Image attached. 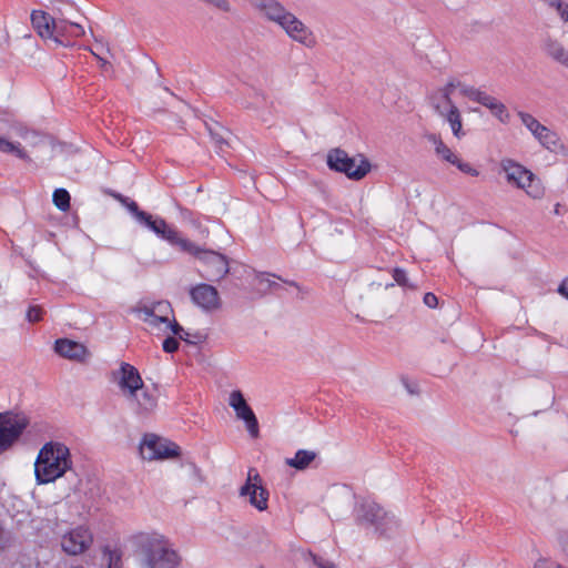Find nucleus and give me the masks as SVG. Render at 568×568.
Returning a JSON list of instances; mask_svg holds the SVG:
<instances>
[{"label":"nucleus","mask_w":568,"mask_h":568,"mask_svg":"<svg viewBox=\"0 0 568 568\" xmlns=\"http://www.w3.org/2000/svg\"><path fill=\"white\" fill-rule=\"evenodd\" d=\"M265 20L281 27L286 36L306 48L317 43L313 31L277 0H247Z\"/></svg>","instance_id":"1"},{"label":"nucleus","mask_w":568,"mask_h":568,"mask_svg":"<svg viewBox=\"0 0 568 568\" xmlns=\"http://www.w3.org/2000/svg\"><path fill=\"white\" fill-rule=\"evenodd\" d=\"M73 462L69 447L55 440L45 443L34 462V478L38 485L54 483L72 469Z\"/></svg>","instance_id":"2"},{"label":"nucleus","mask_w":568,"mask_h":568,"mask_svg":"<svg viewBox=\"0 0 568 568\" xmlns=\"http://www.w3.org/2000/svg\"><path fill=\"white\" fill-rule=\"evenodd\" d=\"M143 568H178L181 558L170 544L160 536L141 535Z\"/></svg>","instance_id":"3"},{"label":"nucleus","mask_w":568,"mask_h":568,"mask_svg":"<svg viewBox=\"0 0 568 568\" xmlns=\"http://www.w3.org/2000/svg\"><path fill=\"white\" fill-rule=\"evenodd\" d=\"M500 168L506 175L507 182L524 190L531 199L539 200L545 195V187L540 179L530 170L511 159L501 160Z\"/></svg>","instance_id":"4"},{"label":"nucleus","mask_w":568,"mask_h":568,"mask_svg":"<svg viewBox=\"0 0 568 568\" xmlns=\"http://www.w3.org/2000/svg\"><path fill=\"white\" fill-rule=\"evenodd\" d=\"M327 165L331 170L344 173L348 179L362 180L371 170L369 162L361 158L357 163L342 149H333L327 154Z\"/></svg>","instance_id":"5"},{"label":"nucleus","mask_w":568,"mask_h":568,"mask_svg":"<svg viewBox=\"0 0 568 568\" xmlns=\"http://www.w3.org/2000/svg\"><path fill=\"white\" fill-rule=\"evenodd\" d=\"M184 252L195 256L202 263V276L209 281H220L230 271L226 256L216 251L204 250L193 243V248Z\"/></svg>","instance_id":"6"},{"label":"nucleus","mask_w":568,"mask_h":568,"mask_svg":"<svg viewBox=\"0 0 568 568\" xmlns=\"http://www.w3.org/2000/svg\"><path fill=\"white\" fill-rule=\"evenodd\" d=\"M160 393L155 386L143 384L128 397L125 400L132 412L140 418L151 416L158 408Z\"/></svg>","instance_id":"7"},{"label":"nucleus","mask_w":568,"mask_h":568,"mask_svg":"<svg viewBox=\"0 0 568 568\" xmlns=\"http://www.w3.org/2000/svg\"><path fill=\"white\" fill-rule=\"evenodd\" d=\"M140 224L154 232L159 237L165 240L171 245L178 246L183 252L193 248V242L182 237L180 233L174 227L170 226L162 217L153 216L148 213L146 217L143 219Z\"/></svg>","instance_id":"8"},{"label":"nucleus","mask_w":568,"mask_h":568,"mask_svg":"<svg viewBox=\"0 0 568 568\" xmlns=\"http://www.w3.org/2000/svg\"><path fill=\"white\" fill-rule=\"evenodd\" d=\"M463 95L468 98L470 101L479 103L480 105L488 109L493 116H495L500 123L507 124L510 121V113L506 105L497 98L490 95L486 91L476 87L463 88Z\"/></svg>","instance_id":"9"},{"label":"nucleus","mask_w":568,"mask_h":568,"mask_svg":"<svg viewBox=\"0 0 568 568\" xmlns=\"http://www.w3.org/2000/svg\"><path fill=\"white\" fill-rule=\"evenodd\" d=\"M463 95L468 98L470 101L479 103L480 105L488 109L493 116H495L500 123L507 124L510 121V113L506 105L497 98L490 95L486 91L476 87L463 88Z\"/></svg>","instance_id":"10"},{"label":"nucleus","mask_w":568,"mask_h":568,"mask_svg":"<svg viewBox=\"0 0 568 568\" xmlns=\"http://www.w3.org/2000/svg\"><path fill=\"white\" fill-rule=\"evenodd\" d=\"M463 95L468 98L470 101L479 103L480 105L488 109L493 116H495L500 123L507 124L510 121V113L506 105L497 98L490 95L486 91L476 87L463 88Z\"/></svg>","instance_id":"11"},{"label":"nucleus","mask_w":568,"mask_h":568,"mask_svg":"<svg viewBox=\"0 0 568 568\" xmlns=\"http://www.w3.org/2000/svg\"><path fill=\"white\" fill-rule=\"evenodd\" d=\"M28 426V420L22 415H0V454L8 450L21 436Z\"/></svg>","instance_id":"12"},{"label":"nucleus","mask_w":568,"mask_h":568,"mask_svg":"<svg viewBox=\"0 0 568 568\" xmlns=\"http://www.w3.org/2000/svg\"><path fill=\"white\" fill-rule=\"evenodd\" d=\"M240 496H247L250 504L260 511L267 509L268 491L255 468L248 469L246 481L240 489Z\"/></svg>","instance_id":"13"},{"label":"nucleus","mask_w":568,"mask_h":568,"mask_svg":"<svg viewBox=\"0 0 568 568\" xmlns=\"http://www.w3.org/2000/svg\"><path fill=\"white\" fill-rule=\"evenodd\" d=\"M141 455L146 460L164 459L179 455V446L154 434H146L140 446Z\"/></svg>","instance_id":"14"},{"label":"nucleus","mask_w":568,"mask_h":568,"mask_svg":"<svg viewBox=\"0 0 568 568\" xmlns=\"http://www.w3.org/2000/svg\"><path fill=\"white\" fill-rule=\"evenodd\" d=\"M521 123L531 132V134L541 143L542 146L555 151L559 145L558 135L542 125L535 116L526 112H518Z\"/></svg>","instance_id":"15"},{"label":"nucleus","mask_w":568,"mask_h":568,"mask_svg":"<svg viewBox=\"0 0 568 568\" xmlns=\"http://www.w3.org/2000/svg\"><path fill=\"white\" fill-rule=\"evenodd\" d=\"M92 541L91 531L87 527L79 526L62 536L61 547L67 554L75 556L84 552Z\"/></svg>","instance_id":"16"},{"label":"nucleus","mask_w":568,"mask_h":568,"mask_svg":"<svg viewBox=\"0 0 568 568\" xmlns=\"http://www.w3.org/2000/svg\"><path fill=\"white\" fill-rule=\"evenodd\" d=\"M229 404L235 410L236 417L244 420L248 434L253 438H256L260 433L258 422L254 412L247 405L243 394L240 390H233L230 394Z\"/></svg>","instance_id":"17"},{"label":"nucleus","mask_w":568,"mask_h":568,"mask_svg":"<svg viewBox=\"0 0 568 568\" xmlns=\"http://www.w3.org/2000/svg\"><path fill=\"white\" fill-rule=\"evenodd\" d=\"M112 375L124 398L144 384L139 371L125 362H122Z\"/></svg>","instance_id":"18"},{"label":"nucleus","mask_w":568,"mask_h":568,"mask_svg":"<svg viewBox=\"0 0 568 568\" xmlns=\"http://www.w3.org/2000/svg\"><path fill=\"white\" fill-rule=\"evenodd\" d=\"M428 141L433 143L435 148V153L442 160L457 166L459 171L463 173L469 174L471 176H478L479 172L473 168L469 163L463 162L457 154H455L450 148H448L440 136L436 134H429L427 136Z\"/></svg>","instance_id":"19"},{"label":"nucleus","mask_w":568,"mask_h":568,"mask_svg":"<svg viewBox=\"0 0 568 568\" xmlns=\"http://www.w3.org/2000/svg\"><path fill=\"white\" fill-rule=\"evenodd\" d=\"M385 509L373 500H363L354 508V516L357 524L365 527H375L385 514Z\"/></svg>","instance_id":"20"},{"label":"nucleus","mask_w":568,"mask_h":568,"mask_svg":"<svg viewBox=\"0 0 568 568\" xmlns=\"http://www.w3.org/2000/svg\"><path fill=\"white\" fill-rule=\"evenodd\" d=\"M194 304L205 311L216 310L220 306V297L215 287L209 284H199L190 291Z\"/></svg>","instance_id":"21"},{"label":"nucleus","mask_w":568,"mask_h":568,"mask_svg":"<svg viewBox=\"0 0 568 568\" xmlns=\"http://www.w3.org/2000/svg\"><path fill=\"white\" fill-rule=\"evenodd\" d=\"M54 351L64 358L84 363L90 358L89 349L81 343L68 338L57 339Z\"/></svg>","instance_id":"22"},{"label":"nucleus","mask_w":568,"mask_h":568,"mask_svg":"<svg viewBox=\"0 0 568 568\" xmlns=\"http://www.w3.org/2000/svg\"><path fill=\"white\" fill-rule=\"evenodd\" d=\"M545 55L557 64L568 69V49L558 39L547 36L541 43Z\"/></svg>","instance_id":"23"},{"label":"nucleus","mask_w":568,"mask_h":568,"mask_svg":"<svg viewBox=\"0 0 568 568\" xmlns=\"http://www.w3.org/2000/svg\"><path fill=\"white\" fill-rule=\"evenodd\" d=\"M433 106L440 116L446 119V121L449 123L453 134L457 139H460L465 135V132L463 131L462 115L455 104H450V106H444L442 103L434 100Z\"/></svg>","instance_id":"24"},{"label":"nucleus","mask_w":568,"mask_h":568,"mask_svg":"<svg viewBox=\"0 0 568 568\" xmlns=\"http://www.w3.org/2000/svg\"><path fill=\"white\" fill-rule=\"evenodd\" d=\"M54 19L41 10H34L31 13V23L37 33L43 39H52L54 32H61V28L53 29Z\"/></svg>","instance_id":"25"},{"label":"nucleus","mask_w":568,"mask_h":568,"mask_svg":"<svg viewBox=\"0 0 568 568\" xmlns=\"http://www.w3.org/2000/svg\"><path fill=\"white\" fill-rule=\"evenodd\" d=\"M138 317L148 326L152 334H165L170 325V317L159 316L149 312H134Z\"/></svg>","instance_id":"26"},{"label":"nucleus","mask_w":568,"mask_h":568,"mask_svg":"<svg viewBox=\"0 0 568 568\" xmlns=\"http://www.w3.org/2000/svg\"><path fill=\"white\" fill-rule=\"evenodd\" d=\"M468 87L467 84L462 83L458 80H450L447 82L446 85L438 89L436 93H434L430 98L432 103L434 102V99L436 102L442 103L444 106H450V104H454L452 101V93L455 89H459L460 93L463 94V88Z\"/></svg>","instance_id":"27"},{"label":"nucleus","mask_w":568,"mask_h":568,"mask_svg":"<svg viewBox=\"0 0 568 568\" xmlns=\"http://www.w3.org/2000/svg\"><path fill=\"white\" fill-rule=\"evenodd\" d=\"M399 528L400 521L393 513L386 510L375 527V532H377L379 536L389 538L397 534Z\"/></svg>","instance_id":"28"},{"label":"nucleus","mask_w":568,"mask_h":568,"mask_svg":"<svg viewBox=\"0 0 568 568\" xmlns=\"http://www.w3.org/2000/svg\"><path fill=\"white\" fill-rule=\"evenodd\" d=\"M317 454L313 450L298 449L294 457L285 460L286 465L297 470H304L315 460Z\"/></svg>","instance_id":"29"},{"label":"nucleus","mask_w":568,"mask_h":568,"mask_svg":"<svg viewBox=\"0 0 568 568\" xmlns=\"http://www.w3.org/2000/svg\"><path fill=\"white\" fill-rule=\"evenodd\" d=\"M134 312H149L154 313L159 316L173 317V310L168 301H158L152 303H145L134 308Z\"/></svg>","instance_id":"30"},{"label":"nucleus","mask_w":568,"mask_h":568,"mask_svg":"<svg viewBox=\"0 0 568 568\" xmlns=\"http://www.w3.org/2000/svg\"><path fill=\"white\" fill-rule=\"evenodd\" d=\"M61 28V32H54L52 34V39L55 43L61 45H68L69 44V37L71 34V22L67 20H55L53 24V29Z\"/></svg>","instance_id":"31"},{"label":"nucleus","mask_w":568,"mask_h":568,"mask_svg":"<svg viewBox=\"0 0 568 568\" xmlns=\"http://www.w3.org/2000/svg\"><path fill=\"white\" fill-rule=\"evenodd\" d=\"M0 152L12 153L21 160H30L20 143H13L0 136Z\"/></svg>","instance_id":"32"},{"label":"nucleus","mask_w":568,"mask_h":568,"mask_svg":"<svg viewBox=\"0 0 568 568\" xmlns=\"http://www.w3.org/2000/svg\"><path fill=\"white\" fill-rule=\"evenodd\" d=\"M53 204L62 212L70 209V194L65 189H57L52 195Z\"/></svg>","instance_id":"33"},{"label":"nucleus","mask_w":568,"mask_h":568,"mask_svg":"<svg viewBox=\"0 0 568 568\" xmlns=\"http://www.w3.org/2000/svg\"><path fill=\"white\" fill-rule=\"evenodd\" d=\"M121 201L138 223H141L146 217L148 212L140 210L136 202L129 197H123Z\"/></svg>","instance_id":"34"},{"label":"nucleus","mask_w":568,"mask_h":568,"mask_svg":"<svg viewBox=\"0 0 568 568\" xmlns=\"http://www.w3.org/2000/svg\"><path fill=\"white\" fill-rule=\"evenodd\" d=\"M550 9H554L564 23H568V2L557 0Z\"/></svg>","instance_id":"35"},{"label":"nucleus","mask_w":568,"mask_h":568,"mask_svg":"<svg viewBox=\"0 0 568 568\" xmlns=\"http://www.w3.org/2000/svg\"><path fill=\"white\" fill-rule=\"evenodd\" d=\"M104 556L106 557L108 568H121V555L118 550L105 549Z\"/></svg>","instance_id":"36"},{"label":"nucleus","mask_w":568,"mask_h":568,"mask_svg":"<svg viewBox=\"0 0 568 568\" xmlns=\"http://www.w3.org/2000/svg\"><path fill=\"white\" fill-rule=\"evenodd\" d=\"M393 277H394V281L398 285L404 286V287H409L410 286L409 283H408V278H407L406 272L403 268H399V267L394 268Z\"/></svg>","instance_id":"37"},{"label":"nucleus","mask_w":568,"mask_h":568,"mask_svg":"<svg viewBox=\"0 0 568 568\" xmlns=\"http://www.w3.org/2000/svg\"><path fill=\"white\" fill-rule=\"evenodd\" d=\"M42 308L38 305L30 306L27 311V320L31 323L38 322L42 318Z\"/></svg>","instance_id":"38"},{"label":"nucleus","mask_w":568,"mask_h":568,"mask_svg":"<svg viewBox=\"0 0 568 568\" xmlns=\"http://www.w3.org/2000/svg\"><path fill=\"white\" fill-rule=\"evenodd\" d=\"M168 332H172L180 339L186 341V337H183L184 328L174 320V316L170 318Z\"/></svg>","instance_id":"39"},{"label":"nucleus","mask_w":568,"mask_h":568,"mask_svg":"<svg viewBox=\"0 0 568 568\" xmlns=\"http://www.w3.org/2000/svg\"><path fill=\"white\" fill-rule=\"evenodd\" d=\"M179 341L173 337L169 336L163 341L162 347L165 353H174L179 349Z\"/></svg>","instance_id":"40"},{"label":"nucleus","mask_w":568,"mask_h":568,"mask_svg":"<svg viewBox=\"0 0 568 568\" xmlns=\"http://www.w3.org/2000/svg\"><path fill=\"white\" fill-rule=\"evenodd\" d=\"M203 1L215 7L216 9H219L223 12H230L232 9L229 0H203Z\"/></svg>","instance_id":"41"},{"label":"nucleus","mask_w":568,"mask_h":568,"mask_svg":"<svg viewBox=\"0 0 568 568\" xmlns=\"http://www.w3.org/2000/svg\"><path fill=\"white\" fill-rule=\"evenodd\" d=\"M270 276H271V274H268V273H257L256 274V278L261 284L266 283L268 288L277 290L280 287V284L276 282L270 281V278H268Z\"/></svg>","instance_id":"42"},{"label":"nucleus","mask_w":568,"mask_h":568,"mask_svg":"<svg viewBox=\"0 0 568 568\" xmlns=\"http://www.w3.org/2000/svg\"><path fill=\"white\" fill-rule=\"evenodd\" d=\"M210 134L214 143L219 146V149L222 150L224 144H227L226 139L224 135L220 132L214 131L212 128H210Z\"/></svg>","instance_id":"43"},{"label":"nucleus","mask_w":568,"mask_h":568,"mask_svg":"<svg viewBox=\"0 0 568 568\" xmlns=\"http://www.w3.org/2000/svg\"><path fill=\"white\" fill-rule=\"evenodd\" d=\"M425 305H427L430 308H435L438 305V298L433 293H426L423 298Z\"/></svg>","instance_id":"44"},{"label":"nucleus","mask_w":568,"mask_h":568,"mask_svg":"<svg viewBox=\"0 0 568 568\" xmlns=\"http://www.w3.org/2000/svg\"><path fill=\"white\" fill-rule=\"evenodd\" d=\"M315 565L318 568H334V564L327 559H323L321 557L314 556L313 557Z\"/></svg>","instance_id":"45"},{"label":"nucleus","mask_w":568,"mask_h":568,"mask_svg":"<svg viewBox=\"0 0 568 568\" xmlns=\"http://www.w3.org/2000/svg\"><path fill=\"white\" fill-rule=\"evenodd\" d=\"M84 34V29L82 26L78 24V23H74V22H71V34L70 37H81Z\"/></svg>","instance_id":"46"},{"label":"nucleus","mask_w":568,"mask_h":568,"mask_svg":"<svg viewBox=\"0 0 568 568\" xmlns=\"http://www.w3.org/2000/svg\"><path fill=\"white\" fill-rule=\"evenodd\" d=\"M557 292L568 300V276L561 281L557 288Z\"/></svg>","instance_id":"47"},{"label":"nucleus","mask_w":568,"mask_h":568,"mask_svg":"<svg viewBox=\"0 0 568 568\" xmlns=\"http://www.w3.org/2000/svg\"><path fill=\"white\" fill-rule=\"evenodd\" d=\"M187 467L190 468V470L193 474V476L195 478H197L199 480H201V474H200L201 470H200V468L194 463H189Z\"/></svg>","instance_id":"48"},{"label":"nucleus","mask_w":568,"mask_h":568,"mask_svg":"<svg viewBox=\"0 0 568 568\" xmlns=\"http://www.w3.org/2000/svg\"><path fill=\"white\" fill-rule=\"evenodd\" d=\"M283 282H284L285 284H288V285H291V286H293V287L297 288V290H298V292H301V293H303V294L305 293V292H304V290L298 285V283H296V282H294V281H286V280H283Z\"/></svg>","instance_id":"49"},{"label":"nucleus","mask_w":568,"mask_h":568,"mask_svg":"<svg viewBox=\"0 0 568 568\" xmlns=\"http://www.w3.org/2000/svg\"><path fill=\"white\" fill-rule=\"evenodd\" d=\"M464 568H485V565L481 562H474L465 566Z\"/></svg>","instance_id":"50"},{"label":"nucleus","mask_w":568,"mask_h":568,"mask_svg":"<svg viewBox=\"0 0 568 568\" xmlns=\"http://www.w3.org/2000/svg\"><path fill=\"white\" fill-rule=\"evenodd\" d=\"M535 568H560V567L556 566V565L538 564L535 566Z\"/></svg>","instance_id":"51"},{"label":"nucleus","mask_w":568,"mask_h":568,"mask_svg":"<svg viewBox=\"0 0 568 568\" xmlns=\"http://www.w3.org/2000/svg\"><path fill=\"white\" fill-rule=\"evenodd\" d=\"M540 2H542L545 6H547L548 8H550L557 0H539Z\"/></svg>","instance_id":"52"},{"label":"nucleus","mask_w":568,"mask_h":568,"mask_svg":"<svg viewBox=\"0 0 568 568\" xmlns=\"http://www.w3.org/2000/svg\"><path fill=\"white\" fill-rule=\"evenodd\" d=\"M91 52H92V54H94L98 58V60L102 63V65L106 64V61L103 60L101 57H99L94 51H91Z\"/></svg>","instance_id":"53"},{"label":"nucleus","mask_w":568,"mask_h":568,"mask_svg":"<svg viewBox=\"0 0 568 568\" xmlns=\"http://www.w3.org/2000/svg\"><path fill=\"white\" fill-rule=\"evenodd\" d=\"M2 541H3V538H2V530L0 529V548L2 547Z\"/></svg>","instance_id":"54"},{"label":"nucleus","mask_w":568,"mask_h":568,"mask_svg":"<svg viewBox=\"0 0 568 568\" xmlns=\"http://www.w3.org/2000/svg\"><path fill=\"white\" fill-rule=\"evenodd\" d=\"M183 337H186V342L189 341V333L184 331Z\"/></svg>","instance_id":"55"},{"label":"nucleus","mask_w":568,"mask_h":568,"mask_svg":"<svg viewBox=\"0 0 568 568\" xmlns=\"http://www.w3.org/2000/svg\"><path fill=\"white\" fill-rule=\"evenodd\" d=\"M71 568H82V567H80V566H75V567H71Z\"/></svg>","instance_id":"56"}]
</instances>
